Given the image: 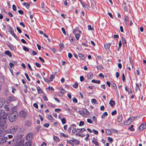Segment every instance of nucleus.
<instances>
[{
  "label": "nucleus",
  "instance_id": "f03ea898",
  "mask_svg": "<svg viewBox=\"0 0 146 146\" xmlns=\"http://www.w3.org/2000/svg\"><path fill=\"white\" fill-rule=\"evenodd\" d=\"M18 116V112H15L9 115L8 117V119L11 122H13L16 120Z\"/></svg>",
  "mask_w": 146,
  "mask_h": 146
},
{
  "label": "nucleus",
  "instance_id": "69168bd1",
  "mask_svg": "<svg viewBox=\"0 0 146 146\" xmlns=\"http://www.w3.org/2000/svg\"><path fill=\"white\" fill-rule=\"evenodd\" d=\"M42 98L44 101H47L48 100V99L46 96H43Z\"/></svg>",
  "mask_w": 146,
  "mask_h": 146
},
{
  "label": "nucleus",
  "instance_id": "4468645a",
  "mask_svg": "<svg viewBox=\"0 0 146 146\" xmlns=\"http://www.w3.org/2000/svg\"><path fill=\"white\" fill-rule=\"evenodd\" d=\"M129 20V19L127 16L125 15L124 17V22L125 23V25L126 26H128L129 25V23L128 21Z\"/></svg>",
  "mask_w": 146,
  "mask_h": 146
},
{
  "label": "nucleus",
  "instance_id": "6e6d98bb",
  "mask_svg": "<svg viewBox=\"0 0 146 146\" xmlns=\"http://www.w3.org/2000/svg\"><path fill=\"white\" fill-rule=\"evenodd\" d=\"M101 88L104 90L106 89L105 86L104 84L101 85Z\"/></svg>",
  "mask_w": 146,
  "mask_h": 146
},
{
  "label": "nucleus",
  "instance_id": "f257e3e1",
  "mask_svg": "<svg viewBox=\"0 0 146 146\" xmlns=\"http://www.w3.org/2000/svg\"><path fill=\"white\" fill-rule=\"evenodd\" d=\"M7 117V115L5 113V110H0V127L3 129H5L7 126L6 122Z\"/></svg>",
  "mask_w": 146,
  "mask_h": 146
},
{
  "label": "nucleus",
  "instance_id": "680f3d73",
  "mask_svg": "<svg viewBox=\"0 0 146 146\" xmlns=\"http://www.w3.org/2000/svg\"><path fill=\"white\" fill-rule=\"evenodd\" d=\"M54 53H55L56 52L55 49L53 48L50 47L49 48Z\"/></svg>",
  "mask_w": 146,
  "mask_h": 146
},
{
  "label": "nucleus",
  "instance_id": "72a5a7b5",
  "mask_svg": "<svg viewBox=\"0 0 146 146\" xmlns=\"http://www.w3.org/2000/svg\"><path fill=\"white\" fill-rule=\"evenodd\" d=\"M134 125H131V127H129L128 128V129H130L131 131H133L135 129L133 128Z\"/></svg>",
  "mask_w": 146,
  "mask_h": 146
},
{
  "label": "nucleus",
  "instance_id": "79ce46f5",
  "mask_svg": "<svg viewBox=\"0 0 146 146\" xmlns=\"http://www.w3.org/2000/svg\"><path fill=\"white\" fill-rule=\"evenodd\" d=\"M8 140H9V139H12L13 138V136L12 135H8L7 136Z\"/></svg>",
  "mask_w": 146,
  "mask_h": 146
},
{
  "label": "nucleus",
  "instance_id": "cd10ccee",
  "mask_svg": "<svg viewBox=\"0 0 146 146\" xmlns=\"http://www.w3.org/2000/svg\"><path fill=\"white\" fill-rule=\"evenodd\" d=\"M92 82L93 83L100 84V80H92Z\"/></svg>",
  "mask_w": 146,
  "mask_h": 146
},
{
  "label": "nucleus",
  "instance_id": "a878e982",
  "mask_svg": "<svg viewBox=\"0 0 146 146\" xmlns=\"http://www.w3.org/2000/svg\"><path fill=\"white\" fill-rule=\"evenodd\" d=\"M23 5L25 6V7L27 8L28 9L30 6V4L24 2L23 3Z\"/></svg>",
  "mask_w": 146,
  "mask_h": 146
},
{
  "label": "nucleus",
  "instance_id": "9d476101",
  "mask_svg": "<svg viewBox=\"0 0 146 146\" xmlns=\"http://www.w3.org/2000/svg\"><path fill=\"white\" fill-rule=\"evenodd\" d=\"M139 128L140 130H143L146 128V124L144 123L141 124Z\"/></svg>",
  "mask_w": 146,
  "mask_h": 146
},
{
  "label": "nucleus",
  "instance_id": "3c124183",
  "mask_svg": "<svg viewBox=\"0 0 146 146\" xmlns=\"http://www.w3.org/2000/svg\"><path fill=\"white\" fill-rule=\"evenodd\" d=\"M40 126H37L36 128V133H38V131L40 129Z\"/></svg>",
  "mask_w": 146,
  "mask_h": 146
},
{
  "label": "nucleus",
  "instance_id": "e2e57ef3",
  "mask_svg": "<svg viewBox=\"0 0 146 146\" xmlns=\"http://www.w3.org/2000/svg\"><path fill=\"white\" fill-rule=\"evenodd\" d=\"M18 13L21 15H23L24 12L23 11L21 10H19L18 11Z\"/></svg>",
  "mask_w": 146,
  "mask_h": 146
},
{
  "label": "nucleus",
  "instance_id": "338daca9",
  "mask_svg": "<svg viewBox=\"0 0 146 146\" xmlns=\"http://www.w3.org/2000/svg\"><path fill=\"white\" fill-rule=\"evenodd\" d=\"M39 59L43 63L45 62V61L41 57H39Z\"/></svg>",
  "mask_w": 146,
  "mask_h": 146
},
{
  "label": "nucleus",
  "instance_id": "ea45409f",
  "mask_svg": "<svg viewBox=\"0 0 146 146\" xmlns=\"http://www.w3.org/2000/svg\"><path fill=\"white\" fill-rule=\"evenodd\" d=\"M97 68L99 70H102L103 68V67L102 66H96Z\"/></svg>",
  "mask_w": 146,
  "mask_h": 146
},
{
  "label": "nucleus",
  "instance_id": "c03bdc74",
  "mask_svg": "<svg viewBox=\"0 0 146 146\" xmlns=\"http://www.w3.org/2000/svg\"><path fill=\"white\" fill-rule=\"evenodd\" d=\"M91 102L92 103L95 104L97 102L96 100L95 99H92Z\"/></svg>",
  "mask_w": 146,
  "mask_h": 146
},
{
  "label": "nucleus",
  "instance_id": "4d7b16f0",
  "mask_svg": "<svg viewBox=\"0 0 146 146\" xmlns=\"http://www.w3.org/2000/svg\"><path fill=\"white\" fill-rule=\"evenodd\" d=\"M136 88L135 89V90L136 91H137V89L139 90L140 89V88L139 87V85L137 83H136Z\"/></svg>",
  "mask_w": 146,
  "mask_h": 146
},
{
  "label": "nucleus",
  "instance_id": "c756f323",
  "mask_svg": "<svg viewBox=\"0 0 146 146\" xmlns=\"http://www.w3.org/2000/svg\"><path fill=\"white\" fill-rule=\"evenodd\" d=\"M108 115L107 113L105 112L103 113L101 116L102 118H104L105 117V116H107Z\"/></svg>",
  "mask_w": 146,
  "mask_h": 146
},
{
  "label": "nucleus",
  "instance_id": "393cba45",
  "mask_svg": "<svg viewBox=\"0 0 146 146\" xmlns=\"http://www.w3.org/2000/svg\"><path fill=\"white\" fill-rule=\"evenodd\" d=\"M47 118L48 119L50 120L51 121H52L53 120H54L51 115H48L47 117Z\"/></svg>",
  "mask_w": 146,
  "mask_h": 146
},
{
  "label": "nucleus",
  "instance_id": "052dcab7",
  "mask_svg": "<svg viewBox=\"0 0 146 146\" xmlns=\"http://www.w3.org/2000/svg\"><path fill=\"white\" fill-rule=\"evenodd\" d=\"M72 100L73 102H75L76 103H77L78 102L77 99L75 97L73 98Z\"/></svg>",
  "mask_w": 146,
  "mask_h": 146
},
{
  "label": "nucleus",
  "instance_id": "774afa93",
  "mask_svg": "<svg viewBox=\"0 0 146 146\" xmlns=\"http://www.w3.org/2000/svg\"><path fill=\"white\" fill-rule=\"evenodd\" d=\"M33 106L34 107L36 108H38V105L36 103L34 104H33Z\"/></svg>",
  "mask_w": 146,
  "mask_h": 146
},
{
  "label": "nucleus",
  "instance_id": "2eb2a0df",
  "mask_svg": "<svg viewBox=\"0 0 146 146\" xmlns=\"http://www.w3.org/2000/svg\"><path fill=\"white\" fill-rule=\"evenodd\" d=\"M76 127V125L74 124H72L70 125V127L67 130V131L68 132L70 133L72 128H73L74 127Z\"/></svg>",
  "mask_w": 146,
  "mask_h": 146
},
{
  "label": "nucleus",
  "instance_id": "2f4dec72",
  "mask_svg": "<svg viewBox=\"0 0 146 146\" xmlns=\"http://www.w3.org/2000/svg\"><path fill=\"white\" fill-rule=\"evenodd\" d=\"M55 77V75H54L53 74H51L50 76V81H52L53 78H54Z\"/></svg>",
  "mask_w": 146,
  "mask_h": 146
},
{
  "label": "nucleus",
  "instance_id": "20e7f679",
  "mask_svg": "<svg viewBox=\"0 0 146 146\" xmlns=\"http://www.w3.org/2000/svg\"><path fill=\"white\" fill-rule=\"evenodd\" d=\"M9 32L17 40H18L19 38L14 33L13 29L10 27L9 29Z\"/></svg>",
  "mask_w": 146,
  "mask_h": 146
},
{
  "label": "nucleus",
  "instance_id": "37998d69",
  "mask_svg": "<svg viewBox=\"0 0 146 146\" xmlns=\"http://www.w3.org/2000/svg\"><path fill=\"white\" fill-rule=\"evenodd\" d=\"M117 112L115 110L114 111H112L111 113V114L112 115H113L117 114Z\"/></svg>",
  "mask_w": 146,
  "mask_h": 146
},
{
  "label": "nucleus",
  "instance_id": "7ed1b4c3",
  "mask_svg": "<svg viewBox=\"0 0 146 146\" xmlns=\"http://www.w3.org/2000/svg\"><path fill=\"white\" fill-rule=\"evenodd\" d=\"M135 119L134 117H129L127 120L124 122V123L125 125H128L131 124L134 121Z\"/></svg>",
  "mask_w": 146,
  "mask_h": 146
},
{
  "label": "nucleus",
  "instance_id": "7c9ffc66",
  "mask_svg": "<svg viewBox=\"0 0 146 146\" xmlns=\"http://www.w3.org/2000/svg\"><path fill=\"white\" fill-rule=\"evenodd\" d=\"M61 120L62 122V123L63 124L65 123L66 122V120L65 118H63L62 119H61Z\"/></svg>",
  "mask_w": 146,
  "mask_h": 146
},
{
  "label": "nucleus",
  "instance_id": "5701e85b",
  "mask_svg": "<svg viewBox=\"0 0 146 146\" xmlns=\"http://www.w3.org/2000/svg\"><path fill=\"white\" fill-rule=\"evenodd\" d=\"M115 102L112 100H111L109 102V104L111 106H112L115 104Z\"/></svg>",
  "mask_w": 146,
  "mask_h": 146
},
{
  "label": "nucleus",
  "instance_id": "8fccbe9b",
  "mask_svg": "<svg viewBox=\"0 0 146 146\" xmlns=\"http://www.w3.org/2000/svg\"><path fill=\"white\" fill-rule=\"evenodd\" d=\"M72 128L73 129L72 130V133H75L76 132L77 129H76V128H74V127L73 128Z\"/></svg>",
  "mask_w": 146,
  "mask_h": 146
},
{
  "label": "nucleus",
  "instance_id": "6ab92c4d",
  "mask_svg": "<svg viewBox=\"0 0 146 146\" xmlns=\"http://www.w3.org/2000/svg\"><path fill=\"white\" fill-rule=\"evenodd\" d=\"M4 53L5 54L8 55L10 57H11L12 56V54L11 52L9 50L5 51Z\"/></svg>",
  "mask_w": 146,
  "mask_h": 146
},
{
  "label": "nucleus",
  "instance_id": "b1692460",
  "mask_svg": "<svg viewBox=\"0 0 146 146\" xmlns=\"http://www.w3.org/2000/svg\"><path fill=\"white\" fill-rule=\"evenodd\" d=\"M37 90L38 93L39 94L42 93L43 92L42 90L40 88L39 86L37 88Z\"/></svg>",
  "mask_w": 146,
  "mask_h": 146
},
{
  "label": "nucleus",
  "instance_id": "864d4df0",
  "mask_svg": "<svg viewBox=\"0 0 146 146\" xmlns=\"http://www.w3.org/2000/svg\"><path fill=\"white\" fill-rule=\"evenodd\" d=\"M61 111V110L60 109L57 108L55 109V111L58 113Z\"/></svg>",
  "mask_w": 146,
  "mask_h": 146
},
{
  "label": "nucleus",
  "instance_id": "0eeeda50",
  "mask_svg": "<svg viewBox=\"0 0 146 146\" xmlns=\"http://www.w3.org/2000/svg\"><path fill=\"white\" fill-rule=\"evenodd\" d=\"M17 100V98L12 95L11 96H10L7 99V100L9 102H12L16 101Z\"/></svg>",
  "mask_w": 146,
  "mask_h": 146
},
{
  "label": "nucleus",
  "instance_id": "e433bc0d",
  "mask_svg": "<svg viewBox=\"0 0 146 146\" xmlns=\"http://www.w3.org/2000/svg\"><path fill=\"white\" fill-rule=\"evenodd\" d=\"M25 76H26V78L28 80V81H30V79L29 78V76L27 74V73H25Z\"/></svg>",
  "mask_w": 146,
  "mask_h": 146
},
{
  "label": "nucleus",
  "instance_id": "aec40b11",
  "mask_svg": "<svg viewBox=\"0 0 146 146\" xmlns=\"http://www.w3.org/2000/svg\"><path fill=\"white\" fill-rule=\"evenodd\" d=\"M122 41L123 45L124 46L125 45L126 46V40H125V38L123 37H122L121 38Z\"/></svg>",
  "mask_w": 146,
  "mask_h": 146
},
{
  "label": "nucleus",
  "instance_id": "9b49d317",
  "mask_svg": "<svg viewBox=\"0 0 146 146\" xmlns=\"http://www.w3.org/2000/svg\"><path fill=\"white\" fill-rule=\"evenodd\" d=\"M111 45V44L110 43H106L104 44V48L106 50H110V48Z\"/></svg>",
  "mask_w": 146,
  "mask_h": 146
},
{
  "label": "nucleus",
  "instance_id": "4be33fe9",
  "mask_svg": "<svg viewBox=\"0 0 146 146\" xmlns=\"http://www.w3.org/2000/svg\"><path fill=\"white\" fill-rule=\"evenodd\" d=\"M93 76V74L92 73H90L87 75V77L89 79H91Z\"/></svg>",
  "mask_w": 146,
  "mask_h": 146
},
{
  "label": "nucleus",
  "instance_id": "09e8293b",
  "mask_svg": "<svg viewBox=\"0 0 146 146\" xmlns=\"http://www.w3.org/2000/svg\"><path fill=\"white\" fill-rule=\"evenodd\" d=\"M13 9L15 11H16V7L15 5H13Z\"/></svg>",
  "mask_w": 146,
  "mask_h": 146
},
{
  "label": "nucleus",
  "instance_id": "603ef678",
  "mask_svg": "<svg viewBox=\"0 0 146 146\" xmlns=\"http://www.w3.org/2000/svg\"><path fill=\"white\" fill-rule=\"evenodd\" d=\"M48 89L49 90H51V91H53L54 90L52 87H50V86H49L46 89Z\"/></svg>",
  "mask_w": 146,
  "mask_h": 146
},
{
  "label": "nucleus",
  "instance_id": "a19ab883",
  "mask_svg": "<svg viewBox=\"0 0 146 146\" xmlns=\"http://www.w3.org/2000/svg\"><path fill=\"white\" fill-rule=\"evenodd\" d=\"M60 135H62V136L66 137V138H67L68 137V135H65L64 133H60Z\"/></svg>",
  "mask_w": 146,
  "mask_h": 146
},
{
  "label": "nucleus",
  "instance_id": "f3484780",
  "mask_svg": "<svg viewBox=\"0 0 146 146\" xmlns=\"http://www.w3.org/2000/svg\"><path fill=\"white\" fill-rule=\"evenodd\" d=\"M86 130V129L84 128L78 129L76 130V132L78 133L80 132L84 131Z\"/></svg>",
  "mask_w": 146,
  "mask_h": 146
},
{
  "label": "nucleus",
  "instance_id": "0e129e2a",
  "mask_svg": "<svg viewBox=\"0 0 146 146\" xmlns=\"http://www.w3.org/2000/svg\"><path fill=\"white\" fill-rule=\"evenodd\" d=\"M92 131H93V133L95 134H98V131H97V130H96L95 129H93L92 130Z\"/></svg>",
  "mask_w": 146,
  "mask_h": 146
},
{
  "label": "nucleus",
  "instance_id": "f8f14e48",
  "mask_svg": "<svg viewBox=\"0 0 146 146\" xmlns=\"http://www.w3.org/2000/svg\"><path fill=\"white\" fill-rule=\"evenodd\" d=\"M5 102V100L3 98H0V108L4 105Z\"/></svg>",
  "mask_w": 146,
  "mask_h": 146
},
{
  "label": "nucleus",
  "instance_id": "423d86ee",
  "mask_svg": "<svg viewBox=\"0 0 146 146\" xmlns=\"http://www.w3.org/2000/svg\"><path fill=\"white\" fill-rule=\"evenodd\" d=\"M18 129V127L17 126H14L11 127L9 131L10 133L12 134H14L15 133Z\"/></svg>",
  "mask_w": 146,
  "mask_h": 146
},
{
  "label": "nucleus",
  "instance_id": "f704fd0d",
  "mask_svg": "<svg viewBox=\"0 0 146 146\" xmlns=\"http://www.w3.org/2000/svg\"><path fill=\"white\" fill-rule=\"evenodd\" d=\"M92 142L96 145H98V142L96 141H95L94 140H92Z\"/></svg>",
  "mask_w": 146,
  "mask_h": 146
},
{
  "label": "nucleus",
  "instance_id": "c9c22d12",
  "mask_svg": "<svg viewBox=\"0 0 146 146\" xmlns=\"http://www.w3.org/2000/svg\"><path fill=\"white\" fill-rule=\"evenodd\" d=\"M111 86L115 90L116 89V85L115 83H113L112 84Z\"/></svg>",
  "mask_w": 146,
  "mask_h": 146
},
{
  "label": "nucleus",
  "instance_id": "6e6552de",
  "mask_svg": "<svg viewBox=\"0 0 146 146\" xmlns=\"http://www.w3.org/2000/svg\"><path fill=\"white\" fill-rule=\"evenodd\" d=\"M8 140L7 137H4L3 136H0V144L5 143Z\"/></svg>",
  "mask_w": 146,
  "mask_h": 146
},
{
  "label": "nucleus",
  "instance_id": "49530a36",
  "mask_svg": "<svg viewBox=\"0 0 146 146\" xmlns=\"http://www.w3.org/2000/svg\"><path fill=\"white\" fill-rule=\"evenodd\" d=\"M84 122L83 121H80L79 125L80 126H82L83 125H84Z\"/></svg>",
  "mask_w": 146,
  "mask_h": 146
},
{
  "label": "nucleus",
  "instance_id": "bf43d9fd",
  "mask_svg": "<svg viewBox=\"0 0 146 146\" xmlns=\"http://www.w3.org/2000/svg\"><path fill=\"white\" fill-rule=\"evenodd\" d=\"M122 80L123 82H125V78L124 73L122 74Z\"/></svg>",
  "mask_w": 146,
  "mask_h": 146
},
{
  "label": "nucleus",
  "instance_id": "c85d7f7f",
  "mask_svg": "<svg viewBox=\"0 0 146 146\" xmlns=\"http://www.w3.org/2000/svg\"><path fill=\"white\" fill-rule=\"evenodd\" d=\"M53 139L56 142H58L60 141L59 138L56 136H54L53 137Z\"/></svg>",
  "mask_w": 146,
  "mask_h": 146
},
{
  "label": "nucleus",
  "instance_id": "58836bf2",
  "mask_svg": "<svg viewBox=\"0 0 146 146\" xmlns=\"http://www.w3.org/2000/svg\"><path fill=\"white\" fill-rule=\"evenodd\" d=\"M108 141L110 143H111L112 142L113 140L112 138L110 137H108Z\"/></svg>",
  "mask_w": 146,
  "mask_h": 146
},
{
  "label": "nucleus",
  "instance_id": "1a4fd4ad",
  "mask_svg": "<svg viewBox=\"0 0 146 146\" xmlns=\"http://www.w3.org/2000/svg\"><path fill=\"white\" fill-rule=\"evenodd\" d=\"M19 115L20 117L25 118L27 115V113L25 111L23 110L20 111Z\"/></svg>",
  "mask_w": 146,
  "mask_h": 146
},
{
  "label": "nucleus",
  "instance_id": "13d9d810",
  "mask_svg": "<svg viewBox=\"0 0 146 146\" xmlns=\"http://www.w3.org/2000/svg\"><path fill=\"white\" fill-rule=\"evenodd\" d=\"M35 65L38 67L40 68L41 67L39 63H38L36 62L35 63Z\"/></svg>",
  "mask_w": 146,
  "mask_h": 146
},
{
  "label": "nucleus",
  "instance_id": "ddd939ff",
  "mask_svg": "<svg viewBox=\"0 0 146 146\" xmlns=\"http://www.w3.org/2000/svg\"><path fill=\"white\" fill-rule=\"evenodd\" d=\"M122 119L123 117L122 114H120L119 115L117 116V121L118 123L121 122L122 121Z\"/></svg>",
  "mask_w": 146,
  "mask_h": 146
},
{
  "label": "nucleus",
  "instance_id": "a18cd8bd",
  "mask_svg": "<svg viewBox=\"0 0 146 146\" xmlns=\"http://www.w3.org/2000/svg\"><path fill=\"white\" fill-rule=\"evenodd\" d=\"M61 30L63 33V34L65 35H66V33L65 31V29L64 28L62 27L61 29Z\"/></svg>",
  "mask_w": 146,
  "mask_h": 146
},
{
  "label": "nucleus",
  "instance_id": "5fc2aeb1",
  "mask_svg": "<svg viewBox=\"0 0 146 146\" xmlns=\"http://www.w3.org/2000/svg\"><path fill=\"white\" fill-rule=\"evenodd\" d=\"M49 125H50L48 123H46L44 124L43 125V126L46 127H48Z\"/></svg>",
  "mask_w": 146,
  "mask_h": 146
},
{
  "label": "nucleus",
  "instance_id": "412c9836",
  "mask_svg": "<svg viewBox=\"0 0 146 146\" xmlns=\"http://www.w3.org/2000/svg\"><path fill=\"white\" fill-rule=\"evenodd\" d=\"M32 143V141H29L26 143L25 146H31Z\"/></svg>",
  "mask_w": 146,
  "mask_h": 146
},
{
  "label": "nucleus",
  "instance_id": "de8ad7c7",
  "mask_svg": "<svg viewBox=\"0 0 146 146\" xmlns=\"http://www.w3.org/2000/svg\"><path fill=\"white\" fill-rule=\"evenodd\" d=\"M9 66L11 68H13L14 67V64L12 62H10Z\"/></svg>",
  "mask_w": 146,
  "mask_h": 146
},
{
  "label": "nucleus",
  "instance_id": "a211bd4d",
  "mask_svg": "<svg viewBox=\"0 0 146 146\" xmlns=\"http://www.w3.org/2000/svg\"><path fill=\"white\" fill-rule=\"evenodd\" d=\"M79 58L82 60H84L85 58V57L84 55L81 53H80L78 54Z\"/></svg>",
  "mask_w": 146,
  "mask_h": 146
},
{
  "label": "nucleus",
  "instance_id": "4c0bfd02",
  "mask_svg": "<svg viewBox=\"0 0 146 146\" xmlns=\"http://www.w3.org/2000/svg\"><path fill=\"white\" fill-rule=\"evenodd\" d=\"M23 49L25 51L29 52V49L25 46H24L23 47Z\"/></svg>",
  "mask_w": 146,
  "mask_h": 146
},
{
  "label": "nucleus",
  "instance_id": "473e14b6",
  "mask_svg": "<svg viewBox=\"0 0 146 146\" xmlns=\"http://www.w3.org/2000/svg\"><path fill=\"white\" fill-rule=\"evenodd\" d=\"M78 84L77 82L74 83V84L73 85L74 88H78Z\"/></svg>",
  "mask_w": 146,
  "mask_h": 146
},
{
  "label": "nucleus",
  "instance_id": "39448f33",
  "mask_svg": "<svg viewBox=\"0 0 146 146\" xmlns=\"http://www.w3.org/2000/svg\"><path fill=\"white\" fill-rule=\"evenodd\" d=\"M33 134L32 133H30L26 136V139L27 141H30L33 139Z\"/></svg>",
  "mask_w": 146,
  "mask_h": 146
},
{
  "label": "nucleus",
  "instance_id": "bb28decb",
  "mask_svg": "<svg viewBox=\"0 0 146 146\" xmlns=\"http://www.w3.org/2000/svg\"><path fill=\"white\" fill-rule=\"evenodd\" d=\"M81 4L82 5L83 7L85 9H88V6L86 3H83L81 2Z\"/></svg>",
  "mask_w": 146,
  "mask_h": 146
},
{
  "label": "nucleus",
  "instance_id": "dca6fc26",
  "mask_svg": "<svg viewBox=\"0 0 146 146\" xmlns=\"http://www.w3.org/2000/svg\"><path fill=\"white\" fill-rule=\"evenodd\" d=\"M76 31V30L75 29L73 31V34L75 35L76 38L77 40H78L79 39L80 37V35L79 33H76L75 31Z\"/></svg>",
  "mask_w": 146,
  "mask_h": 146
}]
</instances>
